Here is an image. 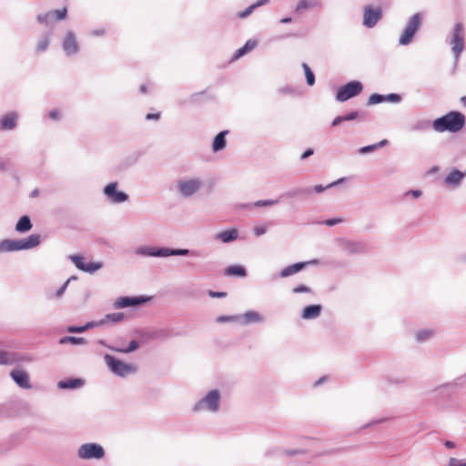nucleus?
<instances>
[{"label": "nucleus", "mask_w": 466, "mask_h": 466, "mask_svg": "<svg viewBox=\"0 0 466 466\" xmlns=\"http://www.w3.org/2000/svg\"><path fill=\"white\" fill-rule=\"evenodd\" d=\"M221 400L220 391L217 389L210 390L194 404L192 411L195 413H218L221 409Z\"/></svg>", "instance_id": "nucleus-1"}, {"label": "nucleus", "mask_w": 466, "mask_h": 466, "mask_svg": "<svg viewBox=\"0 0 466 466\" xmlns=\"http://www.w3.org/2000/svg\"><path fill=\"white\" fill-rule=\"evenodd\" d=\"M465 124L464 116L457 111H452L447 115L435 119L432 122V127L437 132H458Z\"/></svg>", "instance_id": "nucleus-2"}, {"label": "nucleus", "mask_w": 466, "mask_h": 466, "mask_svg": "<svg viewBox=\"0 0 466 466\" xmlns=\"http://www.w3.org/2000/svg\"><path fill=\"white\" fill-rule=\"evenodd\" d=\"M40 242L41 238L37 234L20 239H4L0 241V254L30 249L38 246Z\"/></svg>", "instance_id": "nucleus-3"}, {"label": "nucleus", "mask_w": 466, "mask_h": 466, "mask_svg": "<svg viewBox=\"0 0 466 466\" xmlns=\"http://www.w3.org/2000/svg\"><path fill=\"white\" fill-rule=\"evenodd\" d=\"M135 254L142 257L167 258L169 256H197V252L187 248H157L151 246H141L136 248Z\"/></svg>", "instance_id": "nucleus-4"}, {"label": "nucleus", "mask_w": 466, "mask_h": 466, "mask_svg": "<svg viewBox=\"0 0 466 466\" xmlns=\"http://www.w3.org/2000/svg\"><path fill=\"white\" fill-rule=\"evenodd\" d=\"M450 43L455 61H458L465 45V30L461 23L459 22L454 25Z\"/></svg>", "instance_id": "nucleus-5"}, {"label": "nucleus", "mask_w": 466, "mask_h": 466, "mask_svg": "<svg viewBox=\"0 0 466 466\" xmlns=\"http://www.w3.org/2000/svg\"><path fill=\"white\" fill-rule=\"evenodd\" d=\"M105 454L103 446L96 442L84 443L77 449V457L80 460H101Z\"/></svg>", "instance_id": "nucleus-6"}, {"label": "nucleus", "mask_w": 466, "mask_h": 466, "mask_svg": "<svg viewBox=\"0 0 466 466\" xmlns=\"http://www.w3.org/2000/svg\"><path fill=\"white\" fill-rule=\"evenodd\" d=\"M421 18L422 16L420 13H416L410 16L399 39V45L407 46L412 42L415 34L420 26Z\"/></svg>", "instance_id": "nucleus-7"}, {"label": "nucleus", "mask_w": 466, "mask_h": 466, "mask_svg": "<svg viewBox=\"0 0 466 466\" xmlns=\"http://www.w3.org/2000/svg\"><path fill=\"white\" fill-rule=\"evenodd\" d=\"M104 360L109 369V370L119 377H126L128 374L134 373L136 369L131 365L125 363L119 360H116L115 357L105 354Z\"/></svg>", "instance_id": "nucleus-8"}, {"label": "nucleus", "mask_w": 466, "mask_h": 466, "mask_svg": "<svg viewBox=\"0 0 466 466\" xmlns=\"http://www.w3.org/2000/svg\"><path fill=\"white\" fill-rule=\"evenodd\" d=\"M363 90V85L360 81H350L339 87L336 99L339 102H345L354 96H357Z\"/></svg>", "instance_id": "nucleus-9"}, {"label": "nucleus", "mask_w": 466, "mask_h": 466, "mask_svg": "<svg viewBox=\"0 0 466 466\" xmlns=\"http://www.w3.org/2000/svg\"><path fill=\"white\" fill-rule=\"evenodd\" d=\"M203 186V181L198 178L182 179L177 182V190L184 198H189L197 193Z\"/></svg>", "instance_id": "nucleus-10"}, {"label": "nucleus", "mask_w": 466, "mask_h": 466, "mask_svg": "<svg viewBox=\"0 0 466 466\" xmlns=\"http://www.w3.org/2000/svg\"><path fill=\"white\" fill-rule=\"evenodd\" d=\"M117 182H111L103 189L104 195L112 204H120L128 199V195L123 191L117 190Z\"/></svg>", "instance_id": "nucleus-11"}, {"label": "nucleus", "mask_w": 466, "mask_h": 466, "mask_svg": "<svg viewBox=\"0 0 466 466\" xmlns=\"http://www.w3.org/2000/svg\"><path fill=\"white\" fill-rule=\"evenodd\" d=\"M62 48L68 56H75L79 52V44L76 35L73 31H67L62 41Z\"/></svg>", "instance_id": "nucleus-12"}, {"label": "nucleus", "mask_w": 466, "mask_h": 466, "mask_svg": "<svg viewBox=\"0 0 466 466\" xmlns=\"http://www.w3.org/2000/svg\"><path fill=\"white\" fill-rule=\"evenodd\" d=\"M465 177L466 172L452 168L444 177L443 183L451 189H457L461 187Z\"/></svg>", "instance_id": "nucleus-13"}, {"label": "nucleus", "mask_w": 466, "mask_h": 466, "mask_svg": "<svg viewBox=\"0 0 466 466\" xmlns=\"http://www.w3.org/2000/svg\"><path fill=\"white\" fill-rule=\"evenodd\" d=\"M150 299L148 297H120L113 304L115 309H125L144 304Z\"/></svg>", "instance_id": "nucleus-14"}, {"label": "nucleus", "mask_w": 466, "mask_h": 466, "mask_svg": "<svg viewBox=\"0 0 466 466\" xmlns=\"http://www.w3.org/2000/svg\"><path fill=\"white\" fill-rule=\"evenodd\" d=\"M69 258L78 269L85 271V272L94 273L102 268V263H100V262L86 263L84 261V258L78 255H72L69 257Z\"/></svg>", "instance_id": "nucleus-15"}, {"label": "nucleus", "mask_w": 466, "mask_h": 466, "mask_svg": "<svg viewBox=\"0 0 466 466\" xmlns=\"http://www.w3.org/2000/svg\"><path fill=\"white\" fill-rule=\"evenodd\" d=\"M381 18V10L367 6L364 9L363 25L368 28H372Z\"/></svg>", "instance_id": "nucleus-16"}, {"label": "nucleus", "mask_w": 466, "mask_h": 466, "mask_svg": "<svg viewBox=\"0 0 466 466\" xmlns=\"http://www.w3.org/2000/svg\"><path fill=\"white\" fill-rule=\"evenodd\" d=\"M318 263H319L318 259H312V260L307 261V262H298V263L289 265V266L284 268L279 272V277L280 278H287V277L292 276V275L299 272L300 270H302L307 265H309V264H314L315 265V264H318Z\"/></svg>", "instance_id": "nucleus-17"}, {"label": "nucleus", "mask_w": 466, "mask_h": 466, "mask_svg": "<svg viewBox=\"0 0 466 466\" xmlns=\"http://www.w3.org/2000/svg\"><path fill=\"white\" fill-rule=\"evenodd\" d=\"M10 376L20 388L25 390L32 388V385L29 382V376L25 371L22 370H14L11 371Z\"/></svg>", "instance_id": "nucleus-18"}, {"label": "nucleus", "mask_w": 466, "mask_h": 466, "mask_svg": "<svg viewBox=\"0 0 466 466\" xmlns=\"http://www.w3.org/2000/svg\"><path fill=\"white\" fill-rule=\"evenodd\" d=\"M18 115L15 112H10L4 115L0 119V128L3 130H13L17 125Z\"/></svg>", "instance_id": "nucleus-19"}, {"label": "nucleus", "mask_w": 466, "mask_h": 466, "mask_svg": "<svg viewBox=\"0 0 466 466\" xmlns=\"http://www.w3.org/2000/svg\"><path fill=\"white\" fill-rule=\"evenodd\" d=\"M322 310V306L319 304L309 305L302 309L301 317L304 319H317Z\"/></svg>", "instance_id": "nucleus-20"}, {"label": "nucleus", "mask_w": 466, "mask_h": 466, "mask_svg": "<svg viewBox=\"0 0 466 466\" xmlns=\"http://www.w3.org/2000/svg\"><path fill=\"white\" fill-rule=\"evenodd\" d=\"M344 250L350 254L363 253L367 250V245L360 241H345Z\"/></svg>", "instance_id": "nucleus-21"}, {"label": "nucleus", "mask_w": 466, "mask_h": 466, "mask_svg": "<svg viewBox=\"0 0 466 466\" xmlns=\"http://www.w3.org/2000/svg\"><path fill=\"white\" fill-rule=\"evenodd\" d=\"M239 316V322L248 325L250 323H258L263 320L261 315L254 310H249Z\"/></svg>", "instance_id": "nucleus-22"}, {"label": "nucleus", "mask_w": 466, "mask_h": 466, "mask_svg": "<svg viewBox=\"0 0 466 466\" xmlns=\"http://www.w3.org/2000/svg\"><path fill=\"white\" fill-rule=\"evenodd\" d=\"M175 336L172 329L167 328L158 329L149 333L148 338L152 339L166 340Z\"/></svg>", "instance_id": "nucleus-23"}, {"label": "nucleus", "mask_w": 466, "mask_h": 466, "mask_svg": "<svg viewBox=\"0 0 466 466\" xmlns=\"http://www.w3.org/2000/svg\"><path fill=\"white\" fill-rule=\"evenodd\" d=\"M84 385V380L81 379H69L66 380H60L57 387L63 390L78 389Z\"/></svg>", "instance_id": "nucleus-24"}, {"label": "nucleus", "mask_w": 466, "mask_h": 466, "mask_svg": "<svg viewBox=\"0 0 466 466\" xmlns=\"http://www.w3.org/2000/svg\"><path fill=\"white\" fill-rule=\"evenodd\" d=\"M311 192L312 189L310 187H295L282 194L280 198H292L296 197L308 196L311 194Z\"/></svg>", "instance_id": "nucleus-25"}, {"label": "nucleus", "mask_w": 466, "mask_h": 466, "mask_svg": "<svg viewBox=\"0 0 466 466\" xmlns=\"http://www.w3.org/2000/svg\"><path fill=\"white\" fill-rule=\"evenodd\" d=\"M238 237V232L236 228H231L219 232L217 235V238L221 240L223 243H229L236 240Z\"/></svg>", "instance_id": "nucleus-26"}, {"label": "nucleus", "mask_w": 466, "mask_h": 466, "mask_svg": "<svg viewBox=\"0 0 466 466\" xmlns=\"http://www.w3.org/2000/svg\"><path fill=\"white\" fill-rule=\"evenodd\" d=\"M228 132L227 130L219 132L214 138L212 149L214 152H218L226 147V135Z\"/></svg>", "instance_id": "nucleus-27"}, {"label": "nucleus", "mask_w": 466, "mask_h": 466, "mask_svg": "<svg viewBox=\"0 0 466 466\" xmlns=\"http://www.w3.org/2000/svg\"><path fill=\"white\" fill-rule=\"evenodd\" d=\"M224 275L227 277L237 276V277H246L247 271L243 266L240 265H231L225 268Z\"/></svg>", "instance_id": "nucleus-28"}, {"label": "nucleus", "mask_w": 466, "mask_h": 466, "mask_svg": "<svg viewBox=\"0 0 466 466\" xmlns=\"http://www.w3.org/2000/svg\"><path fill=\"white\" fill-rule=\"evenodd\" d=\"M256 46H257V42L255 40H248L242 47L238 48L235 52V54L232 56V60H237V59L240 58L242 56H244L248 52H250L251 50H253Z\"/></svg>", "instance_id": "nucleus-29"}, {"label": "nucleus", "mask_w": 466, "mask_h": 466, "mask_svg": "<svg viewBox=\"0 0 466 466\" xmlns=\"http://www.w3.org/2000/svg\"><path fill=\"white\" fill-rule=\"evenodd\" d=\"M431 126H432L431 120L429 119H419L416 120L410 127V131L413 132H423L428 130Z\"/></svg>", "instance_id": "nucleus-30"}, {"label": "nucleus", "mask_w": 466, "mask_h": 466, "mask_svg": "<svg viewBox=\"0 0 466 466\" xmlns=\"http://www.w3.org/2000/svg\"><path fill=\"white\" fill-rule=\"evenodd\" d=\"M269 2V0H258L256 3H254L253 5L248 6L246 9H244L243 11L239 12L238 14V18H246L248 17V15H250L252 14V12L259 7V6H262L266 4H268Z\"/></svg>", "instance_id": "nucleus-31"}, {"label": "nucleus", "mask_w": 466, "mask_h": 466, "mask_svg": "<svg viewBox=\"0 0 466 466\" xmlns=\"http://www.w3.org/2000/svg\"><path fill=\"white\" fill-rule=\"evenodd\" d=\"M31 228H32V223H31L29 217H27V216H23L22 218H20V219L18 220V222L15 225V230L18 232H26V231L30 230Z\"/></svg>", "instance_id": "nucleus-32"}, {"label": "nucleus", "mask_w": 466, "mask_h": 466, "mask_svg": "<svg viewBox=\"0 0 466 466\" xmlns=\"http://www.w3.org/2000/svg\"><path fill=\"white\" fill-rule=\"evenodd\" d=\"M18 360L15 353L0 350V364L10 365Z\"/></svg>", "instance_id": "nucleus-33"}, {"label": "nucleus", "mask_w": 466, "mask_h": 466, "mask_svg": "<svg viewBox=\"0 0 466 466\" xmlns=\"http://www.w3.org/2000/svg\"><path fill=\"white\" fill-rule=\"evenodd\" d=\"M139 347V344L137 340L130 341L129 345L127 348H120L116 346H108V349L116 351V352H122V353H129L132 351H135Z\"/></svg>", "instance_id": "nucleus-34"}, {"label": "nucleus", "mask_w": 466, "mask_h": 466, "mask_svg": "<svg viewBox=\"0 0 466 466\" xmlns=\"http://www.w3.org/2000/svg\"><path fill=\"white\" fill-rule=\"evenodd\" d=\"M279 203V200L278 199H267V200H258L254 203H248V204H244L241 206V208H250L252 207H256V208H261V207H269V206H273V205H276Z\"/></svg>", "instance_id": "nucleus-35"}, {"label": "nucleus", "mask_w": 466, "mask_h": 466, "mask_svg": "<svg viewBox=\"0 0 466 466\" xmlns=\"http://www.w3.org/2000/svg\"><path fill=\"white\" fill-rule=\"evenodd\" d=\"M435 332L433 329H420L416 332V340L418 342H423L434 336Z\"/></svg>", "instance_id": "nucleus-36"}, {"label": "nucleus", "mask_w": 466, "mask_h": 466, "mask_svg": "<svg viewBox=\"0 0 466 466\" xmlns=\"http://www.w3.org/2000/svg\"><path fill=\"white\" fill-rule=\"evenodd\" d=\"M125 319V314L123 312H115L108 313L103 319L104 324L107 322L118 323L121 322Z\"/></svg>", "instance_id": "nucleus-37"}, {"label": "nucleus", "mask_w": 466, "mask_h": 466, "mask_svg": "<svg viewBox=\"0 0 466 466\" xmlns=\"http://www.w3.org/2000/svg\"><path fill=\"white\" fill-rule=\"evenodd\" d=\"M318 5V2L315 0H299L296 6V12L300 13L303 10L312 8Z\"/></svg>", "instance_id": "nucleus-38"}, {"label": "nucleus", "mask_w": 466, "mask_h": 466, "mask_svg": "<svg viewBox=\"0 0 466 466\" xmlns=\"http://www.w3.org/2000/svg\"><path fill=\"white\" fill-rule=\"evenodd\" d=\"M302 68L305 73L306 81L309 86H313L315 84V76L310 67L308 66V64L303 63Z\"/></svg>", "instance_id": "nucleus-39"}, {"label": "nucleus", "mask_w": 466, "mask_h": 466, "mask_svg": "<svg viewBox=\"0 0 466 466\" xmlns=\"http://www.w3.org/2000/svg\"><path fill=\"white\" fill-rule=\"evenodd\" d=\"M85 342H86V339L84 338L72 337V336L63 337L59 339L60 344L71 343V344L78 345V344H84Z\"/></svg>", "instance_id": "nucleus-40"}, {"label": "nucleus", "mask_w": 466, "mask_h": 466, "mask_svg": "<svg viewBox=\"0 0 466 466\" xmlns=\"http://www.w3.org/2000/svg\"><path fill=\"white\" fill-rule=\"evenodd\" d=\"M66 15H67V9L66 8H62V9H57V10H51V11H48L47 12V16L48 15H54L55 16V20H63L66 17Z\"/></svg>", "instance_id": "nucleus-41"}, {"label": "nucleus", "mask_w": 466, "mask_h": 466, "mask_svg": "<svg viewBox=\"0 0 466 466\" xmlns=\"http://www.w3.org/2000/svg\"><path fill=\"white\" fill-rule=\"evenodd\" d=\"M36 19H37L38 23L44 24L46 25H49L55 21V16L54 15L47 16V12H46L44 14H39L36 16Z\"/></svg>", "instance_id": "nucleus-42"}, {"label": "nucleus", "mask_w": 466, "mask_h": 466, "mask_svg": "<svg viewBox=\"0 0 466 466\" xmlns=\"http://www.w3.org/2000/svg\"><path fill=\"white\" fill-rule=\"evenodd\" d=\"M382 102H385L384 95L372 94L371 96H370L367 104L369 106H371V105H375V104H379V103H382Z\"/></svg>", "instance_id": "nucleus-43"}, {"label": "nucleus", "mask_w": 466, "mask_h": 466, "mask_svg": "<svg viewBox=\"0 0 466 466\" xmlns=\"http://www.w3.org/2000/svg\"><path fill=\"white\" fill-rule=\"evenodd\" d=\"M50 43L49 35L44 36L36 46L37 52H44L47 49Z\"/></svg>", "instance_id": "nucleus-44"}, {"label": "nucleus", "mask_w": 466, "mask_h": 466, "mask_svg": "<svg viewBox=\"0 0 466 466\" xmlns=\"http://www.w3.org/2000/svg\"><path fill=\"white\" fill-rule=\"evenodd\" d=\"M344 179H345V178H339V179H338L337 181H334V182H332V183H330V184L327 185L326 187H323V186H321V185H317V186H315V187H314L313 190H314L316 193H318V194H319V193H321V192H323L325 189H327V188H330V187H334V186H336V185H338V184H339V183L343 182V181H344Z\"/></svg>", "instance_id": "nucleus-45"}, {"label": "nucleus", "mask_w": 466, "mask_h": 466, "mask_svg": "<svg viewBox=\"0 0 466 466\" xmlns=\"http://www.w3.org/2000/svg\"><path fill=\"white\" fill-rule=\"evenodd\" d=\"M229 321H239V316L238 315L219 316L217 319V322H219V323L229 322Z\"/></svg>", "instance_id": "nucleus-46"}, {"label": "nucleus", "mask_w": 466, "mask_h": 466, "mask_svg": "<svg viewBox=\"0 0 466 466\" xmlns=\"http://www.w3.org/2000/svg\"><path fill=\"white\" fill-rule=\"evenodd\" d=\"M375 150H377V147L375 146V144H372V145L365 146V147L359 148L358 152L360 155H364V154L374 152Z\"/></svg>", "instance_id": "nucleus-47"}, {"label": "nucleus", "mask_w": 466, "mask_h": 466, "mask_svg": "<svg viewBox=\"0 0 466 466\" xmlns=\"http://www.w3.org/2000/svg\"><path fill=\"white\" fill-rule=\"evenodd\" d=\"M76 277H71L70 279H68L59 289L58 290L56 291V298H60L64 292L67 289V286H68V283L72 280V279H76Z\"/></svg>", "instance_id": "nucleus-48"}, {"label": "nucleus", "mask_w": 466, "mask_h": 466, "mask_svg": "<svg viewBox=\"0 0 466 466\" xmlns=\"http://www.w3.org/2000/svg\"><path fill=\"white\" fill-rule=\"evenodd\" d=\"M385 102H390V103H399L401 100V97L398 94H389L384 95Z\"/></svg>", "instance_id": "nucleus-49"}, {"label": "nucleus", "mask_w": 466, "mask_h": 466, "mask_svg": "<svg viewBox=\"0 0 466 466\" xmlns=\"http://www.w3.org/2000/svg\"><path fill=\"white\" fill-rule=\"evenodd\" d=\"M86 330V327L85 326H69L67 327V331L71 333H81Z\"/></svg>", "instance_id": "nucleus-50"}, {"label": "nucleus", "mask_w": 466, "mask_h": 466, "mask_svg": "<svg viewBox=\"0 0 466 466\" xmlns=\"http://www.w3.org/2000/svg\"><path fill=\"white\" fill-rule=\"evenodd\" d=\"M293 292L294 293H302V292L309 293V292H311V289H310V288H309L305 285H299L293 289Z\"/></svg>", "instance_id": "nucleus-51"}, {"label": "nucleus", "mask_w": 466, "mask_h": 466, "mask_svg": "<svg viewBox=\"0 0 466 466\" xmlns=\"http://www.w3.org/2000/svg\"><path fill=\"white\" fill-rule=\"evenodd\" d=\"M253 231L257 237H260L267 232V226H257L254 228Z\"/></svg>", "instance_id": "nucleus-52"}, {"label": "nucleus", "mask_w": 466, "mask_h": 466, "mask_svg": "<svg viewBox=\"0 0 466 466\" xmlns=\"http://www.w3.org/2000/svg\"><path fill=\"white\" fill-rule=\"evenodd\" d=\"M343 116V119L344 121H351V120H354L356 118H358L359 116V112L358 111H352V112H350Z\"/></svg>", "instance_id": "nucleus-53"}, {"label": "nucleus", "mask_w": 466, "mask_h": 466, "mask_svg": "<svg viewBox=\"0 0 466 466\" xmlns=\"http://www.w3.org/2000/svg\"><path fill=\"white\" fill-rule=\"evenodd\" d=\"M9 169V161L5 158H0V172H5Z\"/></svg>", "instance_id": "nucleus-54"}, {"label": "nucleus", "mask_w": 466, "mask_h": 466, "mask_svg": "<svg viewBox=\"0 0 466 466\" xmlns=\"http://www.w3.org/2000/svg\"><path fill=\"white\" fill-rule=\"evenodd\" d=\"M301 452H302V451H299V450H284V451H280V454H281V455L288 456V457H291V456H294V455L299 454V453H301Z\"/></svg>", "instance_id": "nucleus-55"}, {"label": "nucleus", "mask_w": 466, "mask_h": 466, "mask_svg": "<svg viewBox=\"0 0 466 466\" xmlns=\"http://www.w3.org/2000/svg\"><path fill=\"white\" fill-rule=\"evenodd\" d=\"M449 466H464V461L456 458H451L449 461Z\"/></svg>", "instance_id": "nucleus-56"}, {"label": "nucleus", "mask_w": 466, "mask_h": 466, "mask_svg": "<svg viewBox=\"0 0 466 466\" xmlns=\"http://www.w3.org/2000/svg\"><path fill=\"white\" fill-rule=\"evenodd\" d=\"M101 325H104V321H103V319L98 320V321H90V322H87L86 325H84L85 327H86V329H90V328H95V327H98V326H101Z\"/></svg>", "instance_id": "nucleus-57"}, {"label": "nucleus", "mask_w": 466, "mask_h": 466, "mask_svg": "<svg viewBox=\"0 0 466 466\" xmlns=\"http://www.w3.org/2000/svg\"><path fill=\"white\" fill-rule=\"evenodd\" d=\"M341 221H342L341 218H330V219L325 220L323 223L326 226L332 227V226H335V225L340 223Z\"/></svg>", "instance_id": "nucleus-58"}, {"label": "nucleus", "mask_w": 466, "mask_h": 466, "mask_svg": "<svg viewBox=\"0 0 466 466\" xmlns=\"http://www.w3.org/2000/svg\"><path fill=\"white\" fill-rule=\"evenodd\" d=\"M49 117L52 120H58L60 119V112L57 109H53L48 114Z\"/></svg>", "instance_id": "nucleus-59"}, {"label": "nucleus", "mask_w": 466, "mask_h": 466, "mask_svg": "<svg viewBox=\"0 0 466 466\" xmlns=\"http://www.w3.org/2000/svg\"><path fill=\"white\" fill-rule=\"evenodd\" d=\"M90 34L93 36H102L106 34V30L104 28L95 29Z\"/></svg>", "instance_id": "nucleus-60"}, {"label": "nucleus", "mask_w": 466, "mask_h": 466, "mask_svg": "<svg viewBox=\"0 0 466 466\" xmlns=\"http://www.w3.org/2000/svg\"><path fill=\"white\" fill-rule=\"evenodd\" d=\"M160 118L159 113H148L146 116L147 120H158Z\"/></svg>", "instance_id": "nucleus-61"}, {"label": "nucleus", "mask_w": 466, "mask_h": 466, "mask_svg": "<svg viewBox=\"0 0 466 466\" xmlns=\"http://www.w3.org/2000/svg\"><path fill=\"white\" fill-rule=\"evenodd\" d=\"M406 195H411L413 198H417L422 195V192L419 189L410 190L406 193Z\"/></svg>", "instance_id": "nucleus-62"}, {"label": "nucleus", "mask_w": 466, "mask_h": 466, "mask_svg": "<svg viewBox=\"0 0 466 466\" xmlns=\"http://www.w3.org/2000/svg\"><path fill=\"white\" fill-rule=\"evenodd\" d=\"M342 122H344V119H343V116H336L333 121H332V127H336V126H339V124H341Z\"/></svg>", "instance_id": "nucleus-63"}, {"label": "nucleus", "mask_w": 466, "mask_h": 466, "mask_svg": "<svg viewBox=\"0 0 466 466\" xmlns=\"http://www.w3.org/2000/svg\"><path fill=\"white\" fill-rule=\"evenodd\" d=\"M209 296L212 298H224L226 297L225 292L209 291Z\"/></svg>", "instance_id": "nucleus-64"}]
</instances>
